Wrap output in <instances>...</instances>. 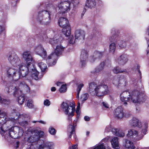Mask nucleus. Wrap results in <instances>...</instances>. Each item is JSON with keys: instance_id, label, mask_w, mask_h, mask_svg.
<instances>
[{"instance_id": "nucleus-8", "label": "nucleus", "mask_w": 149, "mask_h": 149, "mask_svg": "<svg viewBox=\"0 0 149 149\" xmlns=\"http://www.w3.org/2000/svg\"><path fill=\"white\" fill-rule=\"evenodd\" d=\"M96 89L95 94L98 97L107 94L109 91L108 86L106 85H97Z\"/></svg>"}, {"instance_id": "nucleus-52", "label": "nucleus", "mask_w": 149, "mask_h": 149, "mask_svg": "<svg viewBox=\"0 0 149 149\" xmlns=\"http://www.w3.org/2000/svg\"><path fill=\"white\" fill-rule=\"evenodd\" d=\"M51 90L52 91H56V88L55 87H53L51 88Z\"/></svg>"}, {"instance_id": "nucleus-30", "label": "nucleus", "mask_w": 149, "mask_h": 149, "mask_svg": "<svg viewBox=\"0 0 149 149\" xmlns=\"http://www.w3.org/2000/svg\"><path fill=\"white\" fill-rule=\"evenodd\" d=\"M109 52L112 54H113L115 50L116 45L114 43H111L109 46Z\"/></svg>"}, {"instance_id": "nucleus-31", "label": "nucleus", "mask_w": 149, "mask_h": 149, "mask_svg": "<svg viewBox=\"0 0 149 149\" xmlns=\"http://www.w3.org/2000/svg\"><path fill=\"white\" fill-rule=\"evenodd\" d=\"M88 94L87 93H84L81 96L80 99V101L83 103L84 102L86 101L88 98Z\"/></svg>"}, {"instance_id": "nucleus-18", "label": "nucleus", "mask_w": 149, "mask_h": 149, "mask_svg": "<svg viewBox=\"0 0 149 149\" xmlns=\"http://www.w3.org/2000/svg\"><path fill=\"white\" fill-rule=\"evenodd\" d=\"M54 144L53 143L49 141H44L43 144L39 145L38 149H43L46 148L47 149H53Z\"/></svg>"}, {"instance_id": "nucleus-3", "label": "nucleus", "mask_w": 149, "mask_h": 149, "mask_svg": "<svg viewBox=\"0 0 149 149\" xmlns=\"http://www.w3.org/2000/svg\"><path fill=\"white\" fill-rule=\"evenodd\" d=\"M7 113L3 112H1L0 109V134L8 141L9 138L17 139L22 136L23 130L22 128L17 126L12 127L9 129L6 127L5 124L7 120ZM10 120L9 119V120Z\"/></svg>"}, {"instance_id": "nucleus-62", "label": "nucleus", "mask_w": 149, "mask_h": 149, "mask_svg": "<svg viewBox=\"0 0 149 149\" xmlns=\"http://www.w3.org/2000/svg\"><path fill=\"white\" fill-rule=\"evenodd\" d=\"M32 145H31V146H30V148H32Z\"/></svg>"}, {"instance_id": "nucleus-53", "label": "nucleus", "mask_w": 149, "mask_h": 149, "mask_svg": "<svg viewBox=\"0 0 149 149\" xmlns=\"http://www.w3.org/2000/svg\"><path fill=\"white\" fill-rule=\"evenodd\" d=\"M80 103L79 102H78V105H77V109H80Z\"/></svg>"}, {"instance_id": "nucleus-56", "label": "nucleus", "mask_w": 149, "mask_h": 149, "mask_svg": "<svg viewBox=\"0 0 149 149\" xmlns=\"http://www.w3.org/2000/svg\"><path fill=\"white\" fill-rule=\"evenodd\" d=\"M84 13L83 12L82 13H81V18H82L84 16Z\"/></svg>"}, {"instance_id": "nucleus-55", "label": "nucleus", "mask_w": 149, "mask_h": 149, "mask_svg": "<svg viewBox=\"0 0 149 149\" xmlns=\"http://www.w3.org/2000/svg\"><path fill=\"white\" fill-rule=\"evenodd\" d=\"M17 146H16V148H18V146H19V142H17Z\"/></svg>"}, {"instance_id": "nucleus-57", "label": "nucleus", "mask_w": 149, "mask_h": 149, "mask_svg": "<svg viewBox=\"0 0 149 149\" xmlns=\"http://www.w3.org/2000/svg\"><path fill=\"white\" fill-rule=\"evenodd\" d=\"M80 91H79L77 90V95H79V94L80 93Z\"/></svg>"}, {"instance_id": "nucleus-12", "label": "nucleus", "mask_w": 149, "mask_h": 149, "mask_svg": "<svg viewBox=\"0 0 149 149\" xmlns=\"http://www.w3.org/2000/svg\"><path fill=\"white\" fill-rule=\"evenodd\" d=\"M24 117L23 115H19L17 117H14L11 119V121L13 123H16L18 122L19 124L23 126H26L28 124L27 122L24 120Z\"/></svg>"}, {"instance_id": "nucleus-47", "label": "nucleus", "mask_w": 149, "mask_h": 149, "mask_svg": "<svg viewBox=\"0 0 149 149\" xmlns=\"http://www.w3.org/2000/svg\"><path fill=\"white\" fill-rule=\"evenodd\" d=\"M103 106L105 108H109V106L108 104L106 102H102Z\"/></svg>"}, {"instance_id": "nucleus-2", "label": "nucleus", "mask_w": 149, "mask_h": 149, "mask_svg": "<svg viewBox=\"0 0 149 149\" xmlns=\"http://www.w3.org/2000/svg\"><path fill=\"white\" fill-rule=\"evenodd\" d=\"M56 8L51 5L49 10H42L39 14L38 21L41 24L48 25L50 22V13L58 12L60 13H65L70 10V0H63L56 4Z\"/></svg>"}, {"instance_id": "nucleus-41", "label": "nucleus", "mask_w": 149, "mask_h": 149, "mask_svg": "<svg viewBox=\"0 0 149 149\" xmlns=\"http://www.w3.org/2000/svg\"><path fill=\"white\" fill-rule=\"evenodd\" d=\"M140 68V66H139V65L138 64H136L134 66L135 69H136V70L138 72V73L139 74V75L140 76H141V72L139 70V69Z\"/></svg>"}, {"instance_id": "nucleus-33", "label": "nucleus", "mask_w": 149, "mask_h": 149, "mask_svg": "<svg viewBox=\"0 0 149 149\" xmlns=\"http://www.w3.org/2000/svg\"><path fill=\"white\" fill-rule=\"evenodd\" d=\"M113 34L112 35V37H111L109 38V39L110 40V41H116L118 38V35L114 33L115 32L114 31H113Z\"/></svg>"}, {"instance_id": "nucleus-4", "label": "nucleus", "mask_w": 149, "mask_h": 149, "mask_svg": "<svg viewBox=\"0 0 149 149\" xmlns=\"http://www.w3.org/2000/svg\"><path fill=\"white\" fill-rule=\"evenodd\" d=\"M61 107L63 109L65 115L67 116V119L70 124L68 129L69 137L71 138L72 135L73 134L74 138L76 139L75 127L77 125V119L73 121V125H72V118L74 116L75 111L74 103V102H70L69 103L63 102L61 104Z\"/></svg>"}, {"instance_id": "nucleus-48", "label": "nucleus", "mask_w": 149, "mask_h": 149, "mask_svg": "<svg viewBox=\"0 0 149 149\" xmlns=\"http://www.w3.org/2000/svg\"><path fill=\"white\" fill-rule=\"evenodd\" d=\"M148 45V49L147 50V55L148 56H149V41H148L147 42Z\"/></svg>"}, {"instance_id": "nucleus-39", "label": "nucleus", "mask_w": 149, "mask_h": 149, "mask_svg": "<svg viewBox=\"0 0 149 149\" xmlns=\"http://www.w3.org/2000/svg\"><path fill=\"white\" fill-rule=\"evenodd\" d=\"M0 102L4 104L5 105L8 104L9 103V101L6 100L1 98L0 97Z\"/></svg>"}, {"instance_id": "nucleus-37", "label": "nucleus", "mask_w": 149, "mask_h": 149, "mask_svg": "<svg viewBox=\"0 0 149 149\" xmlns=\"http://www.w3.org/2000/svg\"><path fill=\"white\" fill-rule=\"evenodd\" d=\"M27 107L29 109H32L33 107L32 100H28L27 103Z\"/></svg>"}, {"instance_id": "nucleus-14", "label": "nucleus", "mask_w": 149, "mask_h": 149, "mask_svg": "<svg viewBox=\"0 0 149 149\" xmlns=\"http://www.w3.org/2000/svg\"><path fill=\"white\" fill-rule=\"evenodd\" d=\"M85 35V32L81 29L77 30L75 32V40H83L84 39Z\"/></svg>"}, {"instance_id": "nucleus-59", "label": "nucleus", "mask_w": 149, "mask_h": 149, "mask_svg": "<svg viewBox=\"0 0 149 149\" xmlns=\"http://www.w3.org/2000/svg\"><path fill=\"white\" fill-rule=\"evenodd\" d=\"M76 97L77 98L79 99V95H76Z\"/></svg>"}, {"instance_id": "nucleus-58", "label": "nucleus", "mask_w": 149, "mask_h": 149, "mask_svg": "<svg viewBox=\"0 0 149 149\" xmlns=\"http://www.w3.org/2000/svg\"><path fill=\"white\" fill-rule=\"evenodd\" d=\"M147 32L148 33V35L149 36V28L147 29Z\"/></svg>"}, {"instance_id": "nucleus-21", "label": "nucleus", "mask_w": 149, "mask_h": 149, "mask_svg": "<svg viewBox=\"0 0 149 149\" xmlns=\"http://www.w3.org/2000/svg\"><path fill=\"white\" fill-rule=\"evenodd\" d=\"M95 0H86L85 3V6L90 9L94 8L96 6Z\"/></svg>"}, {"instance_id": "nucleus-17", "label": "nucleus", "mask_w": 149, "mask_h": 149, "mask_svg": "<svg viewBox=\"0 0 149 149\" xmlns=\"http://www.w3.org/2000/svg\"><path fill=\"white\" fill-rule=\"evenodd\" d=\"M128 58L127 56L125 54L120 55L116 60V62L119 65H123L127 61Z\"/></svg>"}, {"instance_id": "nucleus-46", "label": "nucleus", "mask_w": 149, "mask_h": 149, "mask_svg": "<svg viewBox=\"0 0 149 149\" xmlns=\"http://www.w3.org/2000/svg\"><path fill=\"white\" fill-rule=\"evenodd\" d=\"M76 113L77 114V118L79 116V115L80 113V109H77L76 108Z\"/></svg>"}, {"instance_id": "nucleus-29", "label": "nucleus", "mask_w": 149, "mask_h": 149, "mask_svg": "<svg viewBox=\"0 0 149 149\" xmlns=\"http://www.w3.org/2000/svg\"><path fill=\"white\" fill-rule=\"evenodd\" d=\"M38 66L42 72H44L47 67L46 64L42 62L38 63Z\"/></svg>"}, {"instance_id": "nucleus-27", "label": "nucleus", "mask_w": 149, "mask_h": 149, "mask_svg": "<svg viewBox=\"0 0 149 149\" xmlns=\"http://www.w3.org/2000/svg\"><path fill=\"white\" fill-rule=\"evenodd\" d=\"M116 43L119 48L121 49L125 48L127 46L126 42L124 40L117 41Z\"/></svg>"}, {"instance_id": "nucleus-11", "label": "nucleus", "mask_w": 149, "mask_h": 149, "mask_svg": "<svg viewBox=\"0 0 149 149\" xmlns=\"http://www.w3.org/2000/svg\"><path fill=\"white\" fill-rule=\"evenodd\" d=\"M129 124L132 127L141 128L143 126L142 123L138 118L133 117L129 121Z\"/></svg>"}, {"instance_id": "nucleus-38", "label": "nucleus", "mask_w": 149, "mask_h": 149, "mask_svg": "<svg viewBox=\"0 0 149 149\" xmlns=\"http://www.w3.org/2000/svg\"><path fill=\"white\" fill-rule=\"evenodd\" d=\"M67 89L66 86V85L63 84L61 86L60 88L59 89V91L61 93H63L65 92Z\"/></svg>"}, {"instance_id": "nucleus-51", "label": "nucleus", "mask_w": 149, "mask_h": 149, "mask_svg": "<svg viewBox=\"0 0 149 149\" xmlns=\"http://www.w3.org/2000/svg\"><path fill=\"white\" fill-rule=\"evenodd\" d=\"M38 122L43 124H46V122H45L42 120L38 121Z\"/></svg>"}, {"instance_id": "nucleus-6", "label": "nucleus", "mask_w": 149, "mask_h": 149, "mask_svg": "<svg viewBox=\"0 0 149 149\" xmlns=\"http://www.w3.org/2000/svg\"><path fill=\"white\" fill-rule=\"evenodd\" d=\"M143 95L138 90L133 91L131 94L127 91H125L120 94V100L124 102L123 105L126 106L127 104V101L135 103L142 101Z\"/></svg>"}, {"instance_id": "nucleus-35", "label": "nucleus", "mask_w": 149, "mask_h": 149, "mask_svg": "<svg viewBox=\"0 0 149 149\" xmlns=\"http://www.w3.org/2000/svg\"><path fill=\"white\" fill-rule=\"evenodd\" d=\"M49 133L52 135H55L56 133V131L52 127H50L49 129Z\"/></svg>"}, {"instance_id": "nucleus-28", "label": "nucleus", "mask_w": 149, "mask_h": 149, "mask_svg": "<svg viewBox=\"0 0 149 149\" xmlns=\"http://www.w3.org/2000/svg\"><path fill=\"white\" fill-rule=\"evenodd\" d=\"M112 71L114 73L116 74L126 72V70H123L121 69L118 67H114Z\"/></svg>"}, {"instance_id": "nucleus-61", "label": "nucleus", "mask_w": 149, "mask_h": 149, "mask_svg": "<svg viewBox=\"0 0 149 149\" xmlns=\"http://www.w3.org/2000/svg\"><path fill=\"white\" fill-rule=\"evenodd\" d=\"M36 122H38V121H33V122L34 123H36Z\"/></svg>"}, {"instance_id": "nucleus-24", "label": "nucleus", "mask_w": 149, "mask_h": 149, "mask_svg": "<svg viewBox=\"0 0 149 149\" xmlns=\"http://www.w3.org/2000/svg\"><path fill=\"white\" fill-rule=\"evenodd\" d=\"M108 140V138L106 137L103 139L101 141V143L97 145L93 148V149H105V147L103 142H106Z\"/></svg>"}, {"instance_id": "nucleus-50", "label": "nucleus", "mask_w": 149, "mask_h": 149, "mask_svg": "<svg viewBox=\"0 0 149 149\" xmlns=\"http://www.w3.org/2000/svg\"><path fill=\"white\" fill-rule=\"evenodd\" d=\"M84 119L86 121H89L90 120V118L88 116H85L84 117Z\"/></svg>"}, {"instance_id": "nucleus-5", "label": "nucleus", "mask_w": 149, "mask_h": 149, "mask_svg": "<svg viewBox=\"0 0 149 149\" xmlns=\"http://www.w3.org/2000/svg\"><path fill=\"white\" fill-rule=\"evenodd\" d=\"M62 40V38L60 37L58 38L54 37L49 39V43L52 46L56 45V47L54 52L49 55L46 58V62L49 65L52 66L55 65L58 57L61 55L64 51V47L61 44Z\"/></svg>"}, {"instance_id": "nucleus-44", "label": "nucleus", "mask_w": 149, "mask_h": 149, "mask_svg": "<svg viewBox=\"0 0 149 149\" xmlns=\"http://www.w3.org/2000/svg\"><path fill=\"white\" fill-rule=\"evenodd\" d=\"M5 28L4 26L0 25V34L5 31Z\"/></svg>"}, {"instance_id": "nucleus-19", "label": "nucleus", "mask_w": 149, "mask_h": 149, "mask_svg": "<svg viewBox=\"0 0 149 149\" xmlns=\"http://www.w3.org/2000/svg\"><path fill=\"white\" fill-rule=\"evenodd\" d=\"M58 24L62 28H65V27L70 26L68 19L65 17H61L59 18Z\"/></svg>"}, {"instance_id": "nucleus-16", "label": "nucleus", "mask_w": 149, "mask_h": 149, "mask_svg": "<svg viewBox=\"0 0 149 149\" xmlns=\"http://www.w3.org/2000/svg\"><path fill=\"white\" fill-rule=\"evenodd\" d=\"M114 115L116 117L119 119H121L125 116L123 109L121 106L118 107L116 109Z\"/></svg>"}, {"instance_id": "nucleus-45", "label": "nucleus", "mask_w": 149, "mask_h": 149, "mask_svg": "<svg viewBox=\"0 0 149 149\" xmlns=\"http://www.w3.org/2000/svg\"><path fill=\"white\" fill-rule=\"evenodd\" d=\"M84 85L83 84H80L78 86L77 90L79 91H80L82 88L84 86Z\"/></svg>"}, {"instance_id": "nucleus-23", "label": "nucleus", "mask_w": 149, "mask_h": 149, "mask_svg": "<svg viewBox=\"0 0 149 149\" xmlns=\"http://www.w3.org/2000/svg\"><path fill=\"white\" fill-rule=\"evenodd\" d=\"M111 142L113 148L116 149L119 148L118 139L117 137H114L112 138Z\"/></svg>"}, {"instance_id": "nucleus-13", "label": "nucleus", "mask_w": 149, "mask_h": 149, "mask_svg": "<svg viewBox=\"0 0 149 149\" xmlns=\"http://www.w3.org/2000/svg\"><path fill=\"white\" fill-rule=\"evenodd\" d=\"M34 51L36 53L45 58L47 57V52L41 45H38L35 47Z\"/></svg>"}, {"instance_id": "nucleus-42", "label": "nucleus", "mask_w": 149, "mask_h": 149, "mask_svg": "<svg viewBox=\"0 0 149 149\" xmlns=\"http://www.w3.org/2000/svg\"><path fill=\"white\" fill-rule=\"evenodd\" d=\"M77 40H74V38L72 36L69 40V43L72 44H74L75 42L76 41H77Z\"/></svg>"}, {"instance_id": "nucleus-10", "label": "nucleus", "mask_w": 149, "mask_h": 149, "mask_svg": "<svg viewBox=\"0 0 149 149\" xmlns=\"http://www.w3.org/2000/svg\"><path fill=\"white\" fill-rule=\"evenodd\" d=\"M111 130L113 134L116 136L121 137H123L125 136L123 131L120 129L113 128L111 125H109L106 127L105 129V131L106 132H109Z\"/></svg>"}, {"instance_id": "nucleus-20", "label": "nucleus", "mask_w": 149, "mask_h": 149, "mask_svg": "<svg viewBox=\"0 0 149 149\" xmlns=\"http://www.w3.org/2000/svg\"><path fill=\"white\" fill-rule=\"evenodd\" d=\"M105 64L107 65H110L111 61L109 60H107L105 61V63L104 62H101L96 68V72H98L102 71L103 69Z\"/></svg>"}, {"instance_id": "nucleus-43", "label": "nucleus", "mask_w": 149, "mask_h": 149, "mask_svg": "<svg viewBox=\"0 0 149 149\" xmlns=\"http://www.w3.org/2000/svg\"><path fill=\"white\" fill-rule=\"evenodd\" d=\"M44 104L45 106H48L50 104V102L49 100L46 99L44 102Z\"/></svg>"}, {"instance_id": "nucleus-54", "label": "nucleus", "mask_w": 149, "mask_h": 149, "mask_svg": "<svg viewBox=\"0 0 149 149\" xmlns=\"http://www.w3.org/2000/svg\"><path fill=\"white\" fill-rule=\"evenodd\" d=\"M61 84V82H58L57 83H56V85L57 86H60Z\"/></svg>"}, {"instance_id": "nucleus-49", "label": "nucleus", "mask_w": 149, "mask_h": 149, "mask_svg": "<svg viewBox=\"0 0 149 149\" xmlns=\"http://www.w3.org/2000/svg\"><path fill=\"white\" fill-rule=\"evenodd\" d=\"M70 149H77V145H74L72 147H70Z\"/></svg>"}, {"instance_id": "nucleus-9", "label": "nucleus", "mask_w": 149, "mask_h": 149, "mask_svg": "<svg viewBox=\"0 0 149 149\" xmlns=\"http://www.w3.org/2000/svg\"><path fill=\"white\" fill-rule=\"evenodd\" d=\"M127 136L132 139L135 141L140 140L143 137L142 135H140L139 132L134 129L130 130L128 131Z\"/></svg>"}, {"instance_id": "nucleus-63", "label": "nucleus", "mask_w": 149, "mask_h": 149, "mask_svg": "<svg viewBox=\"0 0 149 149\" xmlns=\"http://www.w3.org/2000/svg\"><path fill=\"white\" fill-rule=\"evenodd\" d=\"M146 149H149V147L146 148Z\"/></svg>"}, {"instance_id": "nucleus-36", "label": "nucleus", "mask_w": 149, "mask_h": 149, "mask_svg": "<svg viewBox=\"0 0 149 149\" xmlns=\"http://www.w3.org/2000/svg\"><path fill=\"white\" fill-rule=\"evenodd\" d=\"M120 82V80L118 77H115L113 80V84L116 86H118L119 85Z\"/></svg>"}, {"instance_id": "nucleus-7", "label": "nucleus", "mask_w": 149, "mask_h": 149, "mask_svg": "<svg viewBox=\"0 0 149 149\" xmlns=\"http://www.w3.org/2000/svg\"><path fill=\"white\" fill-rule=\"evenodd\" d=\"M28 133L32 134L28 138V141L30 143H33L37 141L40 138L42 137L44 135L43 132L37 130H35L33 132H28Z\"/></svg>"}, {"instance_id": "nucleus-60", "label": "nucleus", "mask_w": 149, "mask_h": 149, "mask_svg": "<svg viewBox=\"0 0 149 149\" xmlns=\"http://www.w3.org/2000/svg\"><path fill=\"white\" fill-rule=\"evenodd\" d=\"M89 132H86V134L87 135L89 134Z\"/></svg>"}, {"instance_id": "nucleus-22", "label": "nucleus", "mask_w": 149, "mask_h": 149, "mask_svg": "<svg viewBox=\"0 0 149 149\" xmlns=\"http://www.w3.org/2000/svg\"><path fill=\"white\" fill-rule=\"evenodd\" d=\"M103 54V52L95 51L94 53L93 56L90 57L91 61L93 62L94 61V59L96 58H100L101 57Z\"/></svg>"}, {"instance_id": "nucleus-15", "label": "nucleus", "mask_w": 149, "mask_h": 149, "mask_svg": "<svg viewBox=\"0 0 149 149\" xmlns=\"http://www.w3.org/2000/svg\"><path fill=\"white\" fill-rule=\"evenodd\" d=\"M87 57L88 52L85 50H82L80 56V64L82 66H84L85 65Z\"/></svg>"}, {"instance_id": "nucleus-26", "label": "nucleus", "mask_w": 149, "mask_h": 149, "mask_svg": "<svg viewBox=\"0 0 149 149\" xmlns=\"http://www.w3.org/2000/svg\"><path fill=\"white\" fill-rule=\"evenodd\" d=\"M62 32L67 37L70 36L71 33V28L70 26L62 28Z\"/></svg>"}, {"instance_id": "nucleus-40", "label": "nucleus", "mask_w": 149, "mask_h": 149, "mask_svg": "<svg viewBox=\"0 0 149 149\" xmlns=\"http://www.w3.org/2000/svg\"><path fill=\"white\" fill-rule=\"evenodd\" d=\"M70 3H72L74 6H76L79 3V0H70Z\"/></svg>"}, {"instance_id": "nucleus-32", "label": "nucleus", "mask_w": 149, "mask_h": 149, "mask_svg": "<svg viewBox=\"0 0 149 149\" xmlns=\"http://www.w3.org/2000/svg\"><path fill=\"white\" fill-rule=\"evenodd\" d=\"M144 125H145V126L143 127V126L141 128H142V129L141 131V133H140V135H143V136L146 134V132H147L146 129L147 127V125L146 123H144Z\"/></svg>"}, {"instance_id": "nucleus-34", "label": "nucleus", "mask_w": 149, "mask_h": 149, "mask_svg": "<svg viewBox=\"0 0 149 149\" xmlns=\"http://www.w3.org/2000/svg\"><path fill=\"white\" fill-rule=\"evenodd\" d=\"M24 95H21L18 97V103L20 104H22L24 102Z\"/></svg>"}, {"instance_id": "nucleus-25", "label": "nucleus", "mask_w": 149, "mask_h": 149, "mask_svg": "<svg viewBox=\"0 0 149 149\" xmlns=\"http://www.w3.org/2000/svg\"><path fill=\"white\" fill-rule=\"evenodd\" d=\"M97 86L95 82H93L89 83V91L92 94H95Z\"/></svg>"}, {"instance_id": "nucleus-1", "label": "nucleus", "mask_w": 149, "mask_h": 149, "mask_svg": "<svg viewBox=\"0 0 149 149\" xmlns=\"http://www.w3.org/2000/svg\"><path fill=\"white\" fill-rule=\"evenodd\" d=\"M22 56L26 61V66L24 63H21L20 58L15 53H12L8 56V60L9 62L14 67H17V69L13 67H9L7 72V76L9 78L14 80L10 84L9 87H6L5 89L6 93H9L13 91L14 95L16 96L21 94L22 90L26 89H29L27 85L20 80L22 78L25 77L29 72L32 74V76L35 79L37 80L38 79V75L39 72L35 68V66L31 63L32 60L31 52L29 51L24 52Z\"/></svg>"}]
</instances>
